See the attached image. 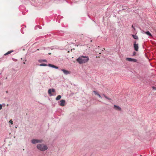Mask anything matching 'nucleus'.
Masks as SVG:
<instances>
[{"mask_svg": "<svg viewBox=\"0 0 156 156\" xmlns=\"http://www.w3.org/2000/svg\"><path fill=\"white\" fill-rule=\"evenodd\" d=\"M97 95H98L99 98H102L101 96L99 94H98Z\"/></svg>", "mask_w": 156, "mask_h": 156, "instance_id": "4be33fe9", "label": "nucleus"}, {"mask_svg": "<svg viewBox=\"0 0 156 156\" xmlns=\"http://www.w3.org/2000/svg\"><path fill=\"white\" fill-rule=\"evenodd\" d=\"M152 88L153 90H156V87H152Z\"/></svg>", "mask_w": 156, "mask_h": 156, "instance_id": "aec40b11", "label": "nucleus"}, {"mask_svg": "<svg viewBox=\"0 0 156 156\" xmlns=\"http://www.w3.org/2000/svg\"><path fill=\"white\" fill-rule=\"evenodd\" d=\"M40 66H47V65L45 64H40Z\"/></svg>", "mask_w": 156, "mask_h": 156, "instance_id": "2eb2a0df", "label": "nucleus"}, {"mask_svg": "<svg viewBox=\"0 0 156 156\" xmlns=\"http://www.w3.org/2000/svg\"><path fill=\"white\" fill-rule=\"evenodd\" d=\"M2 105L1 104H0V110H1L2 108Z\"/></svg>", "mask_w": 156, "mask_h": 156, "instance_id": "b1692460", "label": "nucleus"}, {"mask_svg": "<svg viewBox=\"0 0 156 156\" xmlns=\"http://www.w3.org/2000/svg\"><path fill=\"white\" fill-rule=\"evenodd\" d=\"M134 50L136 51H138V44H136V42H135L134 44Z\"/></svg>", "mask_w": 156, "mask_h": 156, "instance_id": "39448f33", "label": "nucleus"}, {"mask_svg": "<svg viewBox=\"0 0 156 156\" xmlns=\"http://www.w3.org/2000/svg\"><path fill=\"white\" fill-rule=\"evenodd\" d=\"M132 36L133 37V38L136 39H138V37L136 35H132Z\"/></svg>", "mask_w": 156, "mask_h": 156, "instance_id": "ddd939ff", "label": "nucleus"}, {"mask_svg": "<svg viewBox=\"0 0 156 156\" xmlns=\"http://www.w3.org/2000/svg\"><path fill=\"white\" fill-rule=\"evenodd\" d=\"M43 142L42 140L33 139L31 140V142L33 144H35L38 143H41Z\"/></svg>", "mask_w": 156, "mask_h": 156, "instance_id": "7ed1b4c3", "label": "nucleus"}, {"mask_svg": "<svg viewBox=\"0 0 156 156\" xmlns=\"http://www.w3.org/2000/svg\"><path fill=\"white\" fill-rule=\"evenodd\" d=\"M37 147L38 150L41 151H44L48 149L47 146L44 144H38Z\"/></svg>", "mask_w": 156, "mask_h": 156, "instance_id": "f03ea898", "label": "nucleus"}, {"mask_svg": "<svg viewBox=\"0 0 156 156\" xmlns=\"http://www.w3.org/2000/svg\"><path fill=\"white\" fill-rule=\"evenodd\" d=\"M55 91V90L54 89H50L48 90V93L50 96H51L53 95V94L51 92H54Z\"/></svg>", "mask_w": 156, "mask_h": 156, "instance_id": "20e7f679", "label": "nucleus"}, {"mask_svg": "<svg viewBox=\"0 0 156 156\" xmlns=\"http://www.w3.org/2000/svg\"><path fill=\"white\" fill-rule=\"evenodd\" d=\"M43 61L44 62H46V60H43Z\"/></svg>", "mask_w": 156, "mask_h": 156, "instance_id": "bb28decb", "label": "nucleus"}, {"mask_svg": "<svg viewBox=\"0 0 156 156\" xmlns=\"http://www.w3.org/2000/svg\"><path fill=\"white\" fill-rule=\"evenodd\" d=\"M61 98V96L60 95H58L56 98V100H58L60 99V98Z\"/></svg>", "mask_w": 156, "mask_h": 156, "instance_id": "f8f14e48", "label": "nucleus"}, {"mask_svg": "<svg viewBox=\"0 0 156 156\" xmlns=\"http://www.w3.org/2000/svg\"><path fill=\"white\" fill-rule=\"evenodd\" d=\"M60 70L63 72L65 75H68L70 73V72L68 70L64 69H61Z\"/></svg>", "mask_w": 156, "mask_h": 156, "instance_id": "423d86ee", "label": "nucleus"}, {"mask_svg": "<svg viewBox=\"0 0 156 156\" xmlns=\"http://www.w3.org/2000/svg\"><path fill=\"white\" fill-rule=\"evenodd\" d=\"M97 95H98L99 98H102L101 96L99 94H98Z\"/></svg>", "mask_w": 156, "mask_h": 156, "instance_id": "5701e85b", "label": "nucleus"}, {"mask_svg": "<svg viewBox=\"0 0 156 156\" xmlns=\"http://www.w3.org/2000/svg\"><path fill=\"white\" fill-rule=\"evenodd\" d=\"M23 63L24 64H25V62H23Z\"/></svg>", "mask_w": 156, "mask_h": 156, "instance_id": "cd10ccee", "label": "nucleus"}, {"mask_svg": "<svg viewBox=\"0 0 156 156\" xmlns=\"http://www.w3.org/2000/svg\"><path fill=\"white\" fill-rule=\"evenodd\" d=\"M97 95H98L99 98H102L101 96L99 94H98Z\"/></svg>", "mask_w": 156, "mask_h": 156, "instance_id": "412c9836", "label": "nucleus"}, {"mask_svg": "<svg viewBox=\"0 0 156 156\" xmlns=\"http://www.w3.org/2000/svg\"><path fill=\"white\" fill-rule=\"evenodd\" d=\"M114 108L116 110L120 111L121 110V108L119 106L114 105Z\"/></svg>", "mask_w": 156, "mask_h": 156, "instance_id": "9d476101", "label": "nucleus"}, {"mask_svg": "<svg viewBox=\"0 0 156 156\" xmlns=\"http://www.w3.org/2000/svg\"><path fill=\"white\" fill-rule=\"evenodd\" d=\"M48 66L50 67H52V68H55L56 69H58V66H57L55 65H52L50 64H49L48 65Z\"/></svg>", "mask_w": 156, "mask_h": 156, "instance_id": "1a4fd4ad", "label": "nucleus"}, {"mask_svg": "<svg viewBox=\"0 0 156 156\" xmlns=\"http://www.w3.org/2000/svg\"><path fill=\"white\" fill-rule=\"evenodd\" d=\"M106 99L108 100H111V99L108 97L107 96H105V97Z\"/></svg>", "mask_w": 156, "mask_h": 156, "instance_id": "f3484780", "label": "nucleus"}, {"mask_svg": "<svg viewBox=\"0 0 156 156\" xmlns=\"http://www.w3.org/2000/svg\"><path fill=\"white\" fill-rule=\"evenodd\" d=\"M145 33L150 36H151V37L152 36V34L150 33V32L149 31H147L145 32Z\"/></svg>", "mask_w": 156, "mask_h": 156, "instance_id": "9b49d317", "label": "nucleus"}, {"mask_svg": "<svg viewBox=\"0 0 156 156\" xmlns=\"http://www.w3.org/2000/svg\"><path fill=\"white\" fill-rule=\"evenodd\" d=\"M102 95L105 97V96H106L104 94H103Z\"/></svg>", "mask_w": 156, "mask_h": 156, "instance_id": "393cba45", "label": "nucleus"}, {"mask_svg": "<svg viewBox=\"0 0 156 156\" xmlns=\"http://www.w3.org/2000/svg\"><path fill=\"white\" fill-rule=\"evenodd\" d=\"M106 99L108 100H111V99L108 97L107 96H105V97Z\"/></svg>", "mask_w": 156, "mask_h": 156, "instance_id": "a211bd4d", "label": "nucleus"}, {"mask_svg": "<svg viewBox=\"0 0 156 156\" xmlns=\"http://www.w3.org/2000/svg\"><path fill=\"white\" fill-rule=\"evenodd\" d=\"M126 60L129 62H136L137 61L136 59L134 58H126Z\"/></svg>", "mask_w": 156, "mask_h": 156, "instance_id": "6e6552de", "label": "nucleus"}, {"mask_svg": "<svg viewBox=\"0 0 156 156\" xmlns=\"http://www.w3.org/2000/svg\"><path fill=\"white\" fill-rule=\"evenodd\" d=\"M1 74V73H0V75Z\"/></svg>", "mask_w": 156, "mask_h": 156, "instance_id": "c85d7f7f", "label": "nucleus"}, {"mask_svg": "<svg viewBox=\"0 0 156 156\" xmlns=\"http://www.w3.org/2000/svg\"><path fill=\"white\" fill-rule=\"evenodd\" d=\"M12 52V51H9L7 53H6L5 54V55H7L10 54Z\"/></svg>", "mask_w": 156, "mask_h": 156, "instance_id": "4468645a", "label": "nucleus"}, {"mask_svg": "<svg viewBox=\"0 0 156 156\" xmlns=\"http://www.w3.org/2000/svg\"><path fill=\"white\" fill-rule=\"evenodd\" d=\"M132 27L134 29V30H135V28H134V27H133V25L132 26Z\"/></svg>", "mask_w": 156, "mask_h": 156, "instance_id": "a878e982", "label": "nucleus"}, {"mask_svg": "<svg viewBox=\"0 0 156 156\" xmlns=\"http://www.w3.org/2000/svg\"><path fill=\"white\" fill-rule=\"evenodd\" d=\"M89 60L88 56H81L79 57L76 59V61L80 64L85 63L87 62Z\"/></svg>", "mask_w": 156, "mask_h": 156, "instance_id": "f257e3e1", "label": "nucleus"}, {"mask_svg": "<svg viewBox=\"0 0 156 156\" xmlns=\"http://www.w3.org/2000/svg\"><path fill=\"white\" fill-rule=\"evenodd\" d=\"M93 92L94 93V94L96 95H97L98 94V92H97V91H93Z\"/></svg>", "mask_w": 156, "mask_h": 156, "instance_id": "dca6fc26", "label": "nucleus"}, {"mask_svg": "<svg viewBox=\"0 0 156 156\" xmlns=\"http://www.w3.org/2000/svg\"><path fill=\"white\" fill-rule=\"evenodd\" d=\"M9 122L12 125L13 124V122L12 120H11L9 121Z\"/></svg>", "mask_w": 156, "mask_h": 156, "instance_id": "6ab92c4d", "label": "nucleus"}, {"mask_svg": "<svg viewBox=\"0 0 156 156\" xmlns=\"http://www.w3.org/2000/svg\"><path fill=\"white\" fill-rule=\"evenodd\" d=\"M66 104V102L64 100H61L60 101L59 105L61 106H64Z\"/></svg>", "mask_w": 156, "mask_h": 156, "instance_id": "0eeeda50", "label": "nucleus"}]
</instances>
